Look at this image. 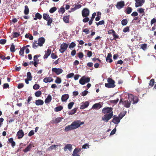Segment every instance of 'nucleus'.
Here are the masks:
<instances>
[{"instance_id": "obj_1", "label": "nucleus", "mask_w": 156, "mask_h": 156, "mask_svg": "<svg viewBox=\"0 0 156 156\" xmlns=\"http://www.w3.org/2000/svg\"><path fill=\"white\" fill-rule=\"evenodd\" d=\"M113 108L111 107H105L102 110V112L105 114L102 117V120L107 122L110 119L113 115Z\"/></svg>"}, {"instance_id": "obj_2", "label": "nucleus", "mask_w": 156, "mask_h": 156, "mask_svg": "<svg viewBox=\"0 0 156 156\" xmlns=\"http://www.w3.org/2000/svg\"><path fill=\"white\" fill-rule=\"evenodd\" d=\"M43 18L44 20L47 21V25L51 26V24L53 22V19L50 17L48 13L43 14Z\"/></svg>"}, {"instance_id": "obj_3", "label": "nucleus", "mask_w": 156, "mask_h": 156, "mask_svg": "<svg viewBox=\"0 0 156 156\" xmlns=\"http://www.w3.org/2000/svg\"><path fill=\"white\" fill-rule=\"evenodd\" d=\"M108 83H105V86L106 87L108 88H114L115 85V82L114 80L112 78H109L107 79Z\"/></svg>"}, {"instance_id": "obj_4", "label": "nucleus", "mask_w": 156, "mask_h": 156, "mask_svg": "<svg viewBox=\"0 0 156 156\" xmlns=\"http://www.w3.org/2000/svg\"><path fill=\"white\" fill-rule=\"evenodd\" d=\"M84 123V122H81L80 120H77L74 121L72 123L71 125L74 129L79 127L80 125Z\"/></svg>"}, {"instance_id": "obj_5", "label": "nucleus", "mask_w": 156, "mask_h": 156, "mask_svg": "<svg viewBox=\"0 0 156 156\" xmlns=\"http://www.w3.org/2000/svg\"><path fill=\"white\" fill-rule=\"evenodd\" d=\"M90 79L89 77H86L85 76H83L79 81L80 84L82 85L84 84L85 83H88L90 81Z\"/></svg>"}, {"instance_id": "obj_6", "label": "nucleus", "mask_w": 156, "mask_h": 156, "mask_svg": "<svg viewBox=\"0 0 156 156\" xmlns=\"http://www.w3.org/2000/svg\"><path fill=\"white\" fill-rule=\"evenodd\" d=\"M69 46L68 44L66 43H63L61 44L60 48L59 49V51L61 53H63L67 49Z\"/></svg>"}, {"instance_id": "obj_7", "label": "nucleus", "mask_w": 156, "mask_h": 156, "mask_svg": "<svg viewBox=\"0 0 156 156\" xmlns=\"http://www.w3.org/2000/svg\"><path fill=\"white\" fill-rule=\"evenodd\" d=\"M128 98L129 99H130L131 101H133V104L136 103L139 100L137 96H133L131 94H130L128 95Z\"/></svg>"}, {"instance_id": "obj_8", "label": "nucleus", "mask_w": 156, "mask_h": 156, "mask_svg": "<svg viewBox=\"0 0 156 156\" xmlns=\"http://www.w3.org/2000/svg\"><path fill=\"white\" fill-rule=\"evenodd\" d=\"M90 11L87 8H84L82 11V15L83 17H88L90 14Z\"/></svg>"}, {"instance_id": "obj_9", "label": "nucleus", "mask_w": 156, "mask_h": 156, "mask_svg": "<svg viewBox=\"0 0 156 156\" xmlns=\"http://www.w3.org/2000/svg\"><path fill=\"white\" fill-rule=\"evenodd\" d=\"M52 71L55 73L57 75H58L62 73L63 70L62 69L53 68L52 69Z\"/></svg>"}, {"instance_id": "obj_10", "label": "nucleus", "mask_w": 156, "mask_h": 156, "mask_svg": "<svg viewBox=\"0 0 156 156\" xmlns=\"http://www.w3.org/2000/svg\"><path fill=\"white\" fill-rule=\"evenodd\" d=\"M125 5L124 2L123 1H121L117 2L115 5L116 7L118 9H120L122 8Z\"/></svg>"}, {"instance_id": "obj_11", "label": "nucleus", "mask_w": 156, "mask_h": 156, "mask_svg": "<svg viewBox=\"0 0 156 156\" xmlns=\"http://www.w3.org/2000/svg\"><path fill=\"white\" fill-rule=\"evenodd\" d=\"M24 135V133L22 129L19 130L16 134V136H17V139H19L22 138Z\"/></svg>"}, {"instance_id": "obj_12", "label": "nucleus", "mask_w": 156, "mask_h": 156, "mask_svg": "<svg viewBox=\"0 0 156 156\" xmlns=\"http://www.w3.org/2000/svg\"><path fill=\"white\" fill-rule=\"evenodd\" d=\"M135 7H137L141 6L144 2V0H135Z\"/></svg>"}, {"instance_id": "obj_13", "label": "nucleus", "mask_w": 156, "mask_h": 156, "mask_svg": "<svg viewBox=\"0 0 156 156\" xmlns=\"http://www.w3.org/2000/svg\"><path fill=\"white\" fill-rule=\"evenodd\" d=\"M81 149V148H76L74 150L72 154L73 156H80L78 153L80 152Z\"/></svg>"}, {"instance_id": "obj_14", "label": "nucleus", "mask_w": 156, "mask_h": 156, "mask_svg": "<svg viewBox=\"0 0 156 156\" xmlns=\"http://www.w3.org/2000/svg\"><path fill=\"white\" fill-rule=\"evenodd\" d=\"M120 119L116 115H114L112 122L115 124H117L120 122Z\"/></svg>"}, {"instance_id": "obj_15", "label": "nucleus", "mask_w": 156, "mask_h": 156, "mask_svg": "<svg viewBox=\"0 0 156 156\" xmlns=\"http://www.w3.org/2000/svg\"><path fill=\"white\" fill-rule=\"evenodd\" d=\"M38 44L40 46H43V44L44 43L45 41V40L44 38L43 37H41L39 38L38 40Z\"/></svg>"}, {"instance_id": "obj_16", "label": "nucleus", "mask_w": 156, "mask_h": 156, "mask_svg": "<svg viewBox=\"0 0 156 156\" xmlns=\"http://www.w3.org/2000/svg\"><path fill=\"white\" fill-rule=\"evenodd\" d=\"M131 101L130 99L128 100H126L124 101L123 105L125 107L128 108L129 107L130 105Z\"/></svg>"}, {"instance_id": "obj_17", "label": "nucleus", "mask_w": 156, "mask_h": 156, "mask_svg": "<svg viewBox=\"0 0 156 156\" xmlns=\"http://www.w3.org/2000/svg\"><path fill=\"white\" fill-rule=\"evenodd\" d=\"M53 79L51 77H46L44 79L43 81L45 83H47L48 82H51L53 81Z\"/></svg>"}, {"instance_id": "obj_18", "label": "nucleus", "mask_w": 156, "mask_h": 156, "mask_svg": "<svg viewBox=\"0 0 156 156\" xmlns=\"http://www.w3.org/2000/svg\"><path fill=\"white\" fill-rule=\"evenodd\" d=\"M102 107V105L101 104V103H96L93 105L92 107V108L95 109H99Z\"/></svg>"}, {"instance_id": "obj_19", "label": "nucleus", "mask_w": 156, "mask_h": 156, "mask_svg": "<svg viewBox=\"0 0 156 156\" xmlns=\"http://www.w3.org/2000/svg\"><path fill=\"white\" fill-rule=\"evenodd\" d=\"M51 49H48L47 51H45L46 53L43 57L44 58H47L51 54Z\"/></svg>"}, {"instance_id": "obj_20", "label": "nucleus", "mask_w": 156, "mask_h": 156, "mask_svg": "<svg viewBox=\"0 0 156 156\" xmlns=\"http://www.w3.org/2000/svg\"><path fill=\"white\" fill-rule=\"evenodd\" d=\"M112 57V55L111 53H109L108 54L106 58V61L107 62L109 63L112 62L113 60L111 58Z\"/></svg>"}, {"instance_id": "obj_21", "label": "nucleus", "mask_w": 156, "mask_h": 156, "mask_svg": "<svg viewBox=\"0 0 156 156\" xmlns=\"http://www.w3.org/2000/svg\"><path fill=\"white\" fill-rule=\"evenodd\" d=\"M69 96L68 94H65L62 95L61 100L62 102L66 101L69 98Z\"/></svg>"}, {"instance_id": "obj_22", "label": "nucleus", "mask_w": 156, "mask_h": 156, "mask_svg": "<svg viewBox=\"0 0 156 156\" xmlns=\"http://www.w3.org/2000/svg\"><path fill=\"white\" fill-rule=\"evenodd\" d=\"M89 103L88 101H86L85 102L83 103L81 105L80 109H84L87 108L89 105Z\"/></svg>"}, {"instance_id": "obj_23", "label": "nucleus", "mask_w": 156, "mask_h": 156, "mask_svg": "<svg viewBox=\"0 0 156 156\" xmlns=\"http://www.w3.org/2000/svg\"><path fill=\"white\" fill-rule=\"evenodd\" d=\"M72 149V145L70 144H66L64 148V150L65 151H66L67 149L69 151H71Z\"/></svg>"}, {"instance_id": "obj_24", "label": "nucleus", "mask_w": 156, "mask_h": 156, "mask_svg": "<svg viewBox=\"0 0 156 156\" xmlns=\"http://www.w3.org/2000/svg\"><path fill=\"white\" fill-rule=\"evenodd\" d=\"M42 18V15L39 13L37 12L35 15V17L34 18V20H37V19L41 20Z\"/></svg>"}, {"instance_id": "obj_25", "label": "nucleus", "mask_w": 156, "mask_h": 156, "mask_svg": "<svg viewBox=\"0 0 156 156\" xmlns=\"http://www.w3.org/2000/svg\"><path fill=\"white\" fill-rule=\"evenodd\" d=\"M8 141L11 144V146L12 147L16 145V143L13 141V139L12 138H10L8 139Z\"/></svg>"}, {"instance_id": "obj_26", "label": "nucleus", "mask_w": 156, "mask_h": 156, "mask_svg": "<svg viewBox=\"0 0 156 156\" xmlns=\"http://www.w3.org/2000/svg\"><path fill=\"white\" fill-rule=\"evenodd\" d=\"M73 129H74L71 124L70 125L66 126L64 130L66 131H68Z\"/></svg>"}, {"instance_id": "obj_27", "label": "nucleus", "mask_w": 156, "mask_h": 156, "mask_svg": "<svg viewBox=\"0 0 156 156\" xmlns=\"http://www.w3.org/2000/svg\"><path fill=\"white\" fill-rule=\"evenodd\" d=\"M96 15V13L95 12H94L92 14V17L89 20V25H90L92 24V22L93 20H94L95 16Z\"/></svg>"}, {"instance_id": "obj_28", "label": "nucleus", "mask_w": 156, "mask_h": 156, "mask_svg": "<svg viewBox=\"0 0 156 156\" xmlns=\"http://www.w3.org/2000/svg\"><path fill=\"white\" fill-rule=\"evenodd\" d=\"M33 145L31 144H30L25 149L23 150L24 152L26 153L28 151H29L30 150L31 148L32 147Z\"/></svg>"}, {"instance_id": "obj_29", "label": "nucleus", "mask_w": 156, "mask_h": 156, "mask_svg": "<svg viewBox=\"0 0 156 156\" xmlns=\"http://www.w3.org/2000/svg\"><path fill=\"white\" fill-rule=\"evenodd\" d=\"M51 99L52 98L51 96L50 95H48L45 100V103L46 104L49 103L51 101Z\"/></svg>"}, {"instance_id": "obj_30", "label": "nucleus", "mask_w": 156, "mask_h": 156, "mask_svg": "<svg viewBox=\"0 0 156 156\" xmlns=\"http://www.w3.org/2000/svg\"><path fill=\"white\" fill-rule=\"evenodd\" d=\"M44 104L43 100L41 99L36 100L35 101V104L37 105H42Z\"/></svg>"}, {"instance_id": "obj_31", "label": "nucleus", "mask_w": 156, "mask_h": 156, "mask_svg": "<svg viewBox=\"0 0 156 156\" xmlns=\"http://www.w3.org/2000/svg\"><path fill=\"white\" fill-rule=\"evenodd\" d=\"M63 109V107L62 106L57 107L55 108L54 110L55 112H58L61 111Z\"/></svg>"}, {"instance_id": "obj_32", "label": "nucleus", "mask_w": 156, "mask_h": 156, "mask_svg": "<svg viewBox=\"0 0 156 156\" xmlns=\"http://www.w3.org/2000/svg\"><path fill=\"white\" fill-rule=\"evenodd\" d=\"M69 15H68V16H64L63 18V20L65 23H69Z\"/></svg>"}, {"instance_id": "obj_33", "label": "nucleus", "mask_w": 156, "mask_h": 156, "mask_svg": "<svg viewBox=\"0 0 156 156\" xmlns=\"http://www.w3.org/2000/svg\"><path fill=\"white\" fill-rule=\"evenodd\" d=\"M58 145H52L48 147L47 149V150L49 151H50L53 149H55L56 147H58Z\"/></svg>"}, {"instance_id": "obj_34", "label": "nucleus", "mask_w": 156, "mask_h": 156, "mask_svg": "<svg viewBox=\"0 0 156 156\" xmlns=\"http://www.w3.org/2000/svg\"><path fill=\"white\" fill-rule=\"evenodd\" d=\"M25 9L24 11V14L26 15H28L29 13V10L28 6L27 5L25 6Z\"/></svg>"}, {"instance_id": "obj_35", "label": "nucleus", "mask_w": 156, "mask_h": 156, "mask_svg": "<svg viewBox=\"0 0 156 156\" xmlns=\"http://www.w3.org/2000/svg\"><path fill=\"white\" fill-rule=\"evenodd\" d=\"M101 13L100 12H97V17L95 18V20L97 21H98L101 18Z\"/></svg>"}, {"instance_id": "obj_36", "label": "nucleus", "mask_w": 156, "mask_h": 156, "mask_svg": "<svg viewBox=\"0 0 156 156\" xmlns=\"http://www.w3.org/2000/svg\"><path fill=\"white\" fill-rule=\"evenodd\" d=\"M132 10V9L130 7H127L125 11V12L127 14H130Z\"/></svg>"}, {"instance_id": "obj_37", "label": "nucleus", "mask_w": 156, "mask_h": 156, "mask_svg": "<svg viewBox=\"0 0 156 156\" xmlns=\"http://www.w3.org/2000/svg\"><path fill=\"white\" fill-rule=\"evenodd\" d=\"M25 49V47H23L22 48H21L19 51V54L20 55L23 56L24 50Z\"/></svg>"}, {"instance_id": "obj_38", "label": "nucleus", "mask_w": 156, "mask_h": 156, "mask_svg": "<svg viewBox=\"0 0 156 156\" xmlns=\"http://www.w3.org/2000/svg\"><path fill=\"white\" fill-rule=\"evenodd\" d=\"M37 42V41H34L32 45V47L33 48L36 49L38 47V46H39V45H38V43Z\"/></svg>"}, {"instance_id": "obj_39", "label": "nucleus", "mask_w": 156, "mask_h": 156, "mask_svg": "<svg viewBox=\"0 0 156 156\" xmlns=\"http://www.w3.org/2000/svg\"><path fill=\"white\" fill-rule=\"evenodd\" d=\"M62 118L61 117H58L55 119L54 121V123H58L60 122L61 121Z\"/></svg>"}, {"instance_id": "obj_40", "label": "nucleus", "mask_w": 156, "mask_h": 156, "mask_svg": "<svg viewBox=\"0 0 156 156\" xmlns=\"http://www.w3.org/2000/svg\"><path fill=\"white\" fill-rule=\"evenodd\" d=\"M41 56L40 55H34V61H37L38 62L39 61L38 58Z\"/></svg>"}, {"instance_id": "obj_41", "label": "nucleus", "mask_w": 156, "mask_h": 156, "mask_svg": "<svg viewBox=\"0 0 156 156\" xmlns=\"http://www.w3.org/2000/svg\"><path fill=\"white\" fill-rule=\"evenodd\" d=\"M128 23V20L126 19L122 20L121 21V24L123 26L126 25Z\"/></svg>"}, {"instance_id": "obj_42", "label": "nucleus", "mask_w": 156, "mask_h": 156, "mask_svg": "<svg viewBox=\"0 0 156 156\" xmlns=\"http://www.w3.org/2000/svg\"><path fill=\"white\" fill-rule=\"evenodd\" d=\"M32 78V76L31 75L30 72H27V78L31 80Z\"/></svg>"}, {"instance_id": "obj_43", "label": "nucleus", "mask_w": 156, "mask_h": 156, "mask_svg": "<svg viewBox=\"0 0 156 156\" xmlns=\"http://www.w3.org/2000/svg\"><path fill=\"white\" fill-rule=\"evenodd\" d=\"M126 113V112H123L120 113L119 115V118L121 119H122L125 115Z\"/></svg>"}, {"instance_id": "obj_44", "label": "nucleus", "mask_w": 156, "mask_h": 156, "mask_svg": "<svg viewBox=\"0 0 156 156\" xmlns=\"http://www.w3.org/2000/svg\"><path fill=\"white\" fill-rule=\"evenodd\" d=\"M42 93L41 91L38 90L35 93V95L36 97H39L41 94Z\"/></svg>"}, {"instance_id": "obj_45", "label": "nucleus", "mask_w": 156, "mask_h": 156, "mask_svg": "<svg viewBox=\"0 0 156 156\" xmlns=\"http://www.w3.org/2000/svg\"><path fill=\"white\" fill-rule=\"evenodd\" d=\"M112 35L114 37V38L112 40H116V39H117L119 37V36L117 35L115 31L114 32V33L112 34ZM112 40V39H111Z\"/></svg>"}, {"instance_id": "obj_46", "label": "nucleus", "mask_w": 156, "mask_h": 156, "mask_svg": "<svg viewBox=\"0 0 156 156\" xmlns=\"http://www.w3.org/2000/svg\"><path fill=\"white\" fill-rule=\"evenodd\" d=\"M10 50L12 52H14L15 51V46L13 43H12L11 46Z\"/></svg>"}, {"instance_id": "obj_47", "label": "nucleus", "mask_w": 156, "mask_h": 156, "mask_svg": "<svg viewBox=\"0 0 156 156\" xmlns=\"http://www.w3.org/2000/svg\"><path fill=\"white\" fill-rule=\"evenodd\" d=\"M57 10V8L55 7H54L50 9L49 10V12L51 13H53Z\"/></svg>"}, {"instance_id": "obj_48", "label": "nucleus", "mask_w": 156, "mask_h": 156, "mask_svg": "<svg viewBox=\"0 0 156 156\" xmlns=\"http://www.w3.org/2000/svg\"><path fill=\"white\" fill-rule=\"evenodd\" d=\"M12 34L13 38L17 37L20 36V34L17 32H14Z\"/></svg>"}, {"instance_id": "obj_49", "label": "nucleus", "mask_w": 156, "mask_h": 156, "mask_svg": "<svg viewBox=\"0 0 156 156\" xmlns=\"http://www.w3.org/2000/svg\"><path fill=\"white\" fill-rule=\"evenodd\" d=\"M74 104V102H72L69 103L68 105V109H71Z\"/></svg>"}, {"instance_id": "obj_50", "label": "nucleus", "mask_w": 156, "mask_h": 156, "mask_svg": "<svg viewBox=\"0 0 156 156\" xmlns=\"http://www.w3.org/2000/svg\"><path fill=\"white\" fill-rule=\"evenodd\" d=\"M62 80L61 79L58 77H57L55 81V83H57L59 84L61 83Z\"/></svg>"}, {"instance_id": "obj_51", "label": "nucleus", "mask_w": 156, "mask_h": 156, "mask_svg": "<svg viewBox=\"0 0 156 156\" xmlns=\"http://www.w3.org/2000/svg\"><path fill=\"white\" fill-rule=\"evenodd\" d=\"M86 51L87 52V54L88 57H90L92 56V53L91 51L89 50H86Z\"/></svg>"}, {"instance_id": "obj_52", "label": "nucleus", "mask_w": 156, "mask_h": 156, "mask_svg": "<svg viewBox=\"0 0 156 156\" xmlns=\"http://www.w3.org/2000/svg\"><path fill=\"white\" fill-rule=\"evenodd\" d=\"M141 48L144 50H145L147 48V44H141L140 45Z\"/></svg>"}, {"instance_id": "obj_53", "label": "nucleus", "mask_w": 156, "mask_h": 156, "mask_svg": "<svg viewBox=\"0 0 156 156\" xmlns=\"http://www.w3.org/2000/svg\"><path fill=\"white\" fill-rule=\"evenodd\" d=\"M154 83V80L153 79H151L150 81L149 85L152 87Z\"/></svg>"}, {"instance_id": "obj_54", "label": "nucleus", "mask_w": 156, "mask_h": 156, "mask_svg": "<svg viewBox=\"0 0 156 156\" xmlns=\"http://www.w3.org/2000/svg\"><path fill=\"white\" fill-rule=\"evenodd\" d=\"M40 86L39 85L37 84H35L33 87L34 89L37 90L39 88Z\"/></svg>"}, {"instance_id": "obj_55", "label": "nucleus", "mask_w": 156, "mask_h": 156, "mask_svg": "<svg viewBox=\"0 0 156 156\" xmlns=\"http://www.w3.org/2000/svg\"><path fill=\"white\" fill-rule=\"evenodd\" d=\"M76 44L74 42H71L69 46V48H73L76 46Z\"/></svg>"}, {"instance_id": "obj_56", "label": "nucleus", "mask_w": 156, "mask_h": 156, "mask_svg": "<svg viewBox=\"0 0 156 156\" xmlns=\"http://www.w3.org/2000/svg\"><path fill=\"white\" fill-rule=\"evenodd\" d=\"M129 27L128 26H127L126 27L124 28L123 30V31L124 33H126V32H129Z\"/></svg>"}, {"instance_id": "obj_57", "label": "nucleus", "mask_w": 156, "mask_h": 156, "mask_svg": "<svg viewBox=\"0 0 156 156\" xmlns=\"http://www.w3.org/2000/svg\"><path fill=\"white\" fill-rule=\"evenodd\" d=\"M77 55L78 57L80 59L82 58L83 57V54L82 52H79Z\"/></svg>"}, {"instance_id": "obj_58", "label": "nucleus", "mask_w": 156, "mask_h": 156, "mask_svg": "<svg viewBox=\"0 0 156 156\" xmlns=\"http://www.w3.org/2000/svg\"><path fill=\"white\" fill-rule=\"evenodd\" d=\"M51 57L52 59H55L58 57L57 55H55V54L53 53L51 54Z\"/></svg>"}, {"instance_id": "obj_59", "label": "nucleus", "mask_w": 156, "mask_h": 156, "mask_svg": "<svg viewBox=\"0 0 156 156\" xmlns=\"http://www.w3.org/2000/svg\"><path fill=\"white\" fill-rule=\"evenodd\" d=\"M74 75V73H71L68 74L66 76V78H69L72 77Z\"/></svg>"}, {"instance_id": "obj_60", "label": "nucleus", "mask_w": 156, "mask_h": 156, "mask_svg": "<svg viewBox=\"0 0 156 156\" xmlns=\"http://www.w3.org/2000/svg\"><path fill=\"white\" fill-rule=\"evenodd\" d=\"M105 23L104 21L103 20H102L99 22L98 23H96V24L97 26L99 25H101L104 24Z\"/></svg>"}, {"instance_id": "obj_61", "label": "nucleus", "mask_w": 156, "mask_h": 156, "mask_svg": "<svg viewBox=\"0 0 156 156\" xmlns=\"http://www.w3.org/2000/svg\"><path fill=\"white\" fill-rule=\"evenodd\" d=\"M6 41V40L5 39H2L0 40V44H5Z\"/></svg>"}, {"instance_id": "obj_62", "label": "nucleus", "mask_w": 156, "mask_h": 156, "mask_svg": "<svg viewBox=\"0 0 156 156\" xmlns=\"http://www.w3.org/2000/svg\"><path fill=\"white\" fill-rule=\"evenodd\" d=\"M85 18L83 20V21L84 23H86L89 21V18L88 17H85Z\"/></svg>"}, {"instance_id": "obj_63", "label": "nucleus", "mask_w": 156, "mask_h": 156, "mask_svg": "<svg viewBox=\"0 0 156 156\" xmlns=\"http://www.w3.org/2000/svg\"><path fill=\"white\" fill-rule=\"evenodd\" d=\"M24 86L23 83H19L17 86V88L18 89H21Z\"/></svg>"}, {"instance_id": "obj_64", "label": "nucleus", "mask_w": 156, "mask_h": 156, "mask_svg": "<svg viewBox=\"0 0 156 156\" xmlns=\"http://www.w3.org/2000/svg\"><path fill=\"white\" fill-rule=\"evenodd\" d=\"M65 9L63 7H61L59 10V12H61L62 14H63L65 12Z\"/></svg>"}]
</instances>
